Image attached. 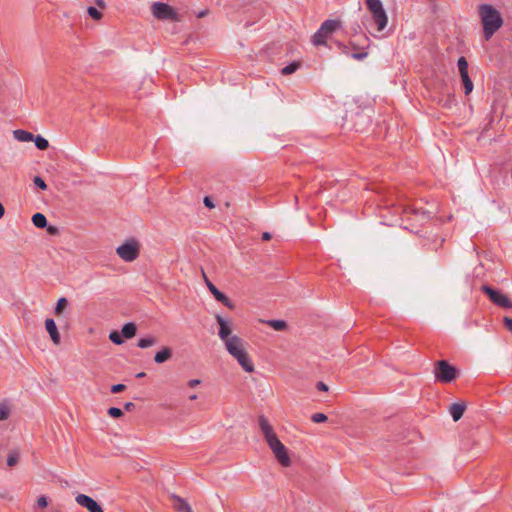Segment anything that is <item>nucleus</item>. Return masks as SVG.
I'll use <instances>...</instances> for the list:
<instances>
[{"label": "nucleus", "mask_w": 512, "mask_h": 512, "mask_svg": "<svg viewBox=\"0 0 512 512\" xmlns=\"http://www.w3.org/2000/svg\"><path fill=\"white\" fill-rule=\"evenodd\" d=\"M478 12L483 26V36L488 41L502 27L503 18L500 12L490 4L479 5Z\"/></svg>", "instance_id": "nucleus-1"}, {"label": "nucleus", "mask_w": 512, "mask_h": 512, "mask_svg": "<svg viewBox=\"0 0 512 512\" xmlns=\"http://www.w3.org/2000/svg\"><path fill=\"white\" fill-rule=\"evenodd\" d=\"M341 27L340 20L328 19L325 20L320 28L312 36V43L315 46L327 44V39Z\"/></svg>", "instance_id": "nucleus-2"}, {"label": "nucleus", "mask_w": 512, "mask_h": 512, "mask_svg": "<svg viewBox=\"0 0 512 512\" xmlns=\"http://www.w3.org/2000/svg\"><path fill=\"white\" fill-rule=\"evenodd\" d=\"M365 4L371 14L372 20L377 25V31H383L387 26L388 16L381 0H365Z\"/></svg>", "instance_id": "nucleus-3"}, {"label": "nucleus", "mask_w": 512, "mask_h": 512, "mask_svg": "<svg viewBox=\"0 0 512 512\" xmlns=\"http://www.w3.org/2000/svg\"><path fill=\"white\" fill-rule=\"evenodd\" d=\"M116 253L125 262H132L139 257L140 243L137 239L130 238L116 248Z\"/></svg>", "instance_id": "nucleus-4"}, {"label": "nucleus", "mask_w": 512, "mask_h": 512, "mask_svg": "<svg viewBox=\"0 0 512 512\" xmlns=\"http://www.w3.org/2000/svg\"><path fill=\"white\" fill-rule=\"evenodd\" d=\"M434 375L437 381L441 383H450L456 379L458 370L450 365L446 360H440L435 363Z\"/></svg>", "instance_id": "nucleus-5"}, {"label": "nucleus", "mask_w": 512, "mask_h": 512, "mask_svg": "<svg viewBox=\"0 0 512 512\" xmlns=\"http://www.w3.org/2000/svg\"><path fill=\"white\" fill-rule=\"evenodd\" d=\"M480 289L485 295L488 296L490 301L496 306L505 309L512 308V301L501 291L496 290L489 285H482Z\"/></svg>", "instance_id": "nucleus-6"}, {"label": "nucleus", "mask_w": 512, "mask_h": 512, "mask_svg": "<svg viewBox=\"0 0 512 512\" xmlns=\"http://www.w3.org/2000/svg\"><path fill=\"white\" fill-rule=\"evenodd\" d=\"M152 14L159 20H172L179 21V15L177 12L168 4L162 2H155L151 7Z\"/></svg>", "instance_id": "nucleus-7"}, {"label": "nucleus", "mask_w": 512, "mask_h": 512, "mask_svg": "<svg viewBox=\"0 0 512 512\" xmlns=\"http://www.w3.org/2000/svg\"><path fill=\"white\" fill-rule=\"evenodd\" d=\"M269 448L272 450L275 458L283 467H289L291 465V459L289 457L287 448L277 438L267 443Z\"/></svg>", "instance_id": "nucleus-8"}, {"label": "nucleus", "mask_w": 512, "mask_h": 512, "mask_svg": "<svg viewBox=\"0 0 512 512\" xmlns=\"http://www.w3.org/2000/svg\"><path fill=\"white\" fill-rule=\"evenodd\" d=\"M358 40H351L350 44L356 51L351 54L352 58L356 60H363L367 57L368 53L365 51L369 47V38L366 35H359Z\"/></svg>", "instance_id": "nucleus-9"}, {"label": "nucleus", "mask_w": 512, "mask_h": 512, "mask_svg": "<svg viewBox=\"0 0 512 512\" xmlns=\"http://www.w3.org/2000/svg\"><path fill=\"white\" fill-rule=\"evenodd\" d=\"M203 277H204V281L206 283V286L207 288L209 289V291L212 293V295L214 296V298L218 301V302H221L224 306H226L227 308L233 310L235 308V305L234 303L223 293L221 292L208 278L207 276L205 275V273L203 272Z\"/></svg>", "instance_id": "nucleus-10"}, {"label": "nucleus", "mask_w": 512, "mask_h": 512, "mask_svg": "<svg viewBox=\"0 0 512 512\" xmlns=\"http://www.w3.org/2000/svg\"><path fill=\"white\" fill-rule=\"evenodd\" d=\"M75 501L81 507L86 508L89 512H104L100 504L85 494H78Z\"/></svg>", "instance_id": "nucleus-11"}, {"label": "nucleus", "mask_w": 512, "mask_h": 512, "mask_svg": "<svg viewBox=\"0 0 512 512\" xmlns=\"http://www.w3.org/2000/svg\"><path fill=\"white\" fill-rule=\"evenodd\" d=\"M215 319L219 325L218 335H219L220 339L225 343L226 341H228L230 339V337L233 336V335H231L232 329L230 327V324L221 315L217 314L215 316Z\"/></svg>", "instance_id": "nucleus-12"}, {"label": "nucleus", "mask_w": 512, "mask_h": 512, "mask_svg": "<svg viewBox=\"0 0 512 512\" xmlns=\"http://www.w3.org/2000/svg\"><path fill=\"white\" fill-rule=\"evenodd\" d=\"M233 357L238 361L239 365L243 368L244 371L248 373L254 372L255 368L253 362L251 361V358L245 348L233 355Z\"/></svg>", "instance_id": "nucleus-13"}, {"label": "nucleus", "mask_w": 512, "mask_h": 512, "mask_svg": "<svg viewBox=\"0 0 512 512\" xmlns=\"http://www.w3.org/2000/svg\"><path fill=\"white\" fill-rule=\"evenodd\" d=\"M258 420L259 427L267 443L277 438V435L275 434L273 427L271 426V424L269 423L265 416H260Z\"/></svg>", "instance_id": "nucleus-14"}, {"label": "nucleus", "mask_w": 512, "mask_h": 512, "mask_svg": "<svg viewBox=\"0 0 512 512\" xmlns=\"http://www.w3.org/2000/svg\"><path fill=\"white\" fill-rule=\"evenodd\" d=\"M224 344L231 356L235 355L236 353L240 352L242 349L245 348L244 341L237 335H233L232 337H230V339L226 341Z\"/></svg>", "instance_id": "nucleus-15"}, {"label": "nucleus", "mask_w": 512, "mask_h": 512, "mask_svg": "<svg viewBox=\"0 0 512 512\" xmlns=\"http://www.w3.org/2000/svg\"><path fill=\"white\" fill-rule=\"evenodd\" d=\"M45 328H46L47 332L49 333L53 343L58 345L60 343V334L58 332L55 321L51 318L46 319Z\"/></svg>", "instance_id": "nucleus-16"}, {"label": "nucleus", "mask_w": 512, "mask_h": 512, "mask_svg": "<svg viewBox=\"0 0 512 512\" xmlns=\"http://www.w3.org/2000/svg\"><path fill=\"white\" fill-rule=\"evenodd\" d=\"M172 506L177 512H193L190 505L186 502L185 499L181 498L173 494L171 496Z\"/></svg>", "instance_id": "nucleus-17"}, {"label": "nucleus", "mask_w": 512, "mask_h": 512, "mask_svg": "<svg viewBox=\"0 0 512 512\" xmlns=\"http://www.w3.org/2000/svg\"><path fill=\"white\" fill-rule=\"evenodd\" d=\"M172 358V349L170 347H163L154 356V361L157 364H162Z\"/></svg>", "instance_id": "nucleus-18"}, {"label": "nucleus", "mask_w": 512, "mask_h": 512, "mask_svg": "<svg viewBox=\"0 0 512 512\" xmlns=\"http://www.w3.org/2000/svg\"><path fill=\"white\" fill-rule=\"evenodd\" d=\"M465 409H466V406L464 403H453L450 406L449 412L455 422L461 419Z\"/></svg>", "instance_id": "nucleus-19"}, {"label": "nucleus", "mask_w": 512, "mask_h": 512, "mask_svg": "<svg viewBox=\"0 0 512 512\" xmlns=\"http://www.w3.org/2000/svg\"><path fill=\"white\" fill-rule=\"evenodd\" d=\"M137 333V326L133 322H128L123 325L121 334L125 339L133 338Z\"/></svg>", "instance_id": "nucleus-20"}, {"label": "nucleus", "mask_w": 512, "mask_h": 512, "mask_svg": "<svg viewBox=\"0 0 512 512\" xmlns=\"http://www.w3.org/2000/svg\"><path fill=\"white\" fill-rule=\"evenodd\" d=\"M15 139L20 142H29L34 139V135L28 131L18 129L13 132Z\"/></svg>", "instance_id": "nucleus-21"}, {"label": "nucleus", "mask_w": 512, "mask_h": 512, "mask_svg": "<svg viewBox=\"0 0 512 512\" xmlns=\"http://www.w3.org/2000/svg\"><path fill=\"white\" fill-rule=\"evenodd\" d=\"M32 223L37 227V228H45L47 226V219H46V216L42 213H35L33 216H32Z\"/></svg>", "instance_id": "nucleus-22"}, {"label": "nucleus", "mask_w": 512, "mask_h": 512, "mask_svg": "<svg viewBox=\"0 0 512 512\" xmlns=\"http://www.w3.org/2000/svg\"><path fill=\"white\" fill-rule=\"evenodd\" d=\"M265 323L276 331H284L288 327L284 320H268Z\"/></svg>", "instance_id": "nucleus-23"}, {"label": "nucleus", "mask_w": 512, "mask_h": 512, "mask_svg": "<svg viewBox=\"0 0 512 512\" xmlns=\"http://www.w3.org/2000/svg\"><path fill=\"white\" fill-rule=\"evenodd\" d=\"M157 343V338L154 336H149L146 338H141L138 340L137 346L142 349H146L151 347Z\"/></svg>", "instance_id": "nucleus-24"}, {"label": "nucleus", "mask_w": 512, "mask_h": 512, "mask_svg": "<svg viewBox=\"0 0 512 512\" xmlns=\"http://www.w3.org/2000/svg\"><path fill=\"white\" fill-rule=\"evenodd\" d=\"M460 76H461V79H462V82H463V85H464L465 94L469 95L472 92V90H473V82L470 79L468 73L460 74Z\"/></svg>", "instance_id": "nucleus-25"}, {"label": "nucleus", "mask_w": 512, "mask_h": 512, "mask_svg": "<svg viewBox=\"0 0 512 512\" xmlns=\"http://www.w3.org/2000/svg\"><path fill=\"white\" fill-rule=\"evenodd\" d=\"M301 66V63L299 61H294L290 63L289 65L285 66L281 70L282 75H290L294 72H296Z\"/></svg>", "instance_id": "nucleus-26"}, {"label": "nucleus", "mask_w": 512, "mask_h": 512, "mask_svg": "<svg viewBox=\"0 0 512 512\" xmlns=\"http://www.w3.org/2000/svg\"><path fill=\"white\" fill-rule=\"evenodd\" d=\"M32 141L39 150H46L49 147V142L44 137L38 135Z\"/></svg>", "instance_id": "nucleus-27"}, {"label": "nucleus", "mask_w": 512, "mask_h": 512, "mask_svg": "<svg viewBox=\"0 0 512 512\" xmlns=\"http://www.w3.org/2000/svg\"><path fill=\"white\" fill-rule=\"evenodd\" d=\"M10 416V407L7 403H0V421L8 419Z\"/></svg>", "instance_id": "nucleus-28"}, {"label": "nucleus", "mask_w": 512, "mask_h": 512, "mask_svg": "<svg viewBox=\"0 0 512 512\" xmlns=\"http://www.w3.org/2000/svg\"><path fill=\"white\" fill-rule=\"evenodd\" d=\"M19 456L20 454L18 451H11L7 457V465L10 467L15 466L18 463Z\"/></svg>", "instance_id": "nucleus-29"}, {"label": "nucleus", "mask_w": 512, "mask_h": 512, "mask_svg": "<svg viewBox=\"0 0 512 512\" xmlns=\"http://www.w3.org/2000/svg\"><path fill=\"white\" fill-rule=\"evenodd\" d=\"M68 301L66 298L62 297L57 301V305L55 307V314L60 315L63 310L67 307Z\"/></svg>", "instance_id": "nucleus-30"}, {"label": "nucleus", "mask_w": 512, "mask_h": 512, "mask_svg": "<svg viewBox=\"0 0 512 512\" xmlns=\"http://www.w3.org/2000/svg\"><path fill=\"white\" fill-rule=\"evenodd\" d=\"M459 73L465 74L468 73V62L465 57H460L457 62Z\"/></svg>", "instance_id": "nucleus-31"}, {"label": "nucleus", "mask_w": 512, "mask_h": 512, "mask_svg": "<svg viewBox=\"0 0 512 512\" xmlns=\"http://www.w3.org/2000/svg\"><path fill=\"white\" fill-rule=\"evenodd\" d=\"M122 334H119L117 331H112L109 334V339L116 345H120L124 342Z\"/></svg>", "instance_id": "nucleus-32"}, {"label": "nucleus", "mask_w": 512, "mask_h": 512, "mask_svg": "<svg viewBox=\"0 0 512 512\" xmlns=\"http://www.w3.org/2000/svg\"><path fill=\"white\" fill-rule=\"evenodd\" d=\"M89 16L94 20H100L103 17V14L97 10L95 7L90 6L87 10Z\"/></svg>", "instance_id": "nucleus-33"}, {"label": "nucleus", "mask_w": 512, "mask_h": 512, "mask_svg": "<svg viewBox=\"0 0 512 512\" xmlns=\"http://www.w3.org/2000/svg\"><path fill=\"white\" fill-rule=\"evenodd\" d=\"M108 415L113 418H120L123 416V411L117 407H110L107 411Z\"/></svg>", "instance_id": "nucleus-34"}, {"label": "nucleus", "mask_w": 512, "mask_h": 512, "mask_svg": "<svg viewBox=\"0 0 512 512\" xmlns=\"http://www.w3.org/2000/svg\"><path fill=\"white\" fill-rule=\"evenodd\" d=\"M327 416L324 413H315L311 416V420L314 423H323L327 421Z\"/></svg>", "instance_id": "nucleus-35"}, {"label": "nucleus", "mask_w": 512, "mask_h": 512, "mask_svg": "<svg viewBox=\"0 0 512 512\" xmlns=\"http://www.w3.org/2000/svg\"><path fill=\"white\" fill-rule=\"evenodd\" d=\"M34 184L41 190L47 189V184L40 176H35L33 179Z\"/></svg>", "instance_id": "nucleus-36"}, {"label": "nucleus", "mask_w": 512, "mask_h": 512, "mask_svg": "<svg viewBox=\"0 0 512 512\" xmlns=\"http://www.w3.org/2000/svg\"><path fill=\"white\" fill-rule=\"evenodd\" d=\"M125 388H126V386L124 384H115V385H112L111 392L112 393H119V392L124 391Z\"/></svg>", "instance_id": "nucleus-37"}, {"label": "nucleus", "mask_w": 512, "mask_h": 512, "mask_svg": "<svg viewBox=\"0 0 512 512\" xmlns=\"http://www.w3.org/2000/svg\"><path fill=\"white\" fill-rule=\"evenodd\" d=\"M37 505L41 508H45L48 505L47 499L45 496H41L37 500Z\"/></svg>", "instance_id": "nucleus-38"}, {"label": "nucleus", "mask_w": 512, "mask_h": 512, "mask_svg": "<svg viewBox=\"0 0 512 512\" xmlns=\"http://www.w3.org/2000/svg\"><path fill=\"white\" fill-rule=\"evenodd\" d=\"M503 322H504L505 327H506L510 332H512V318L504 317V318H503Z\"/></svg>", "instance_id": "nucleus-39"}, {"label": "nucleus", "mask_w": 512, "mask_h": 512, "mask_svg": "<svg viewBox=\"0 0 512 512\" xmlns=\"http://www.w3.org/2000/svg\"><path fill=\"white\" fill-rule=\"evenodd\" d=\"M203 202H204V205H205L206 207L210 208V209H212V208H214V207H215V205H214V203H213L212 199H211L209 196H206V197L204 198Z\"/></svg>", "instance_id": "nucleus-40"}, {"label": "nucleus", "mask_w": 512, "mask_h": 512, "mask_svg": "<svg viewBox=\"0 0 512 512\" xmlns=\"http://www.w3.org/2000/svg\"><path fill=\"white\" fill-rule=\"evenodd\" d=\"M200 383H201V380L192 379V380H189L187 384L189 387L194 388V387L198 386Z\"/></svg>", "instance_id": "nucleus-41"}, {"label": "nucleus", "mask_w": 512, "mask_h": 512, "mask_svg": "<svg viewBox=\"0 0 512 512\" xmlns=\"http://www.w3.org/2000/svg\"><path fill=\"white\" fill-rule=\"evenodd\" d=\"M316 387L319 391H328V386L324 382H318Z\"/></svg>", "instance_id": "nucleus-42"}, {"label": "nucleus", "mask_w": 512, "mask_h": 512, "mask_svg": "<svg viewBox=\"0 0 512 512\" xmlns=\"http://www.w3.org/2000/svg\"><path fill=\"white\" fill-rule=\"evenodd\" d=\"M47 232L50 234V235H56L58 234V228L55 227V226H48L47 227Z\"/></svg>", "instance_id": "nucleus-43"}, {"label": "nucleus", "mask_w": 512, "mask_h": 512, "mask_svg": "<svg viewBox=\"0 0 512 512\" xmlns=\"http://www.w3.org/2000/svg\"><path fill=\"white\" fill-rule=\"evenodd\" d=\"M135 408V404L132 402H127L124 404V409L126 411H132Z\"/></svg>", "instance_id": "nucleus-44"}, {"label": "nucleus", "mask_w": 512, "mask_h": 512, "mask_svg": "<svg viewBox=\"0 0 512 512\" xmlns=\"http://www.w3.org/2000/svg\"><path fill=\"white\" fill-rule=\"evenodd\" d=\"M271 238H272L271 233H269V232H263L262 233V240L269 241Z\"/></svg>", "instance_id": "nucleus-45"}, {"label": "nucleus", "mask_w": 512, "mask_h": 512, "mask_svg": "<svg viewBox=\"0 0 512 512\" xmlns=\"http://www.w3.org/2000/svg\"><path fill=\"white\" fill-rule=\"evenodd\" d=\"M338 46H339V48H341V49H342V52H343L344 54L349 55V52H348V46L343 45V44H341L340 42L338 43Z\"/></svg>", "instance_id": "nucleus-46"}, {"label": "nucleus", "mask_w": 512, "mask_h": 512, "mask_svg": "<svg viewBox=\"0 0 512 512\" xmlns=\"http://www.w3.org/2000/svg\"><path fill=\"white\" fill-rule=\"evenodd\" d=\"M208 14V11L207 10H203V11H200L198 14H197V17L198 18H202L204 16H206Z\"/></svg>", "instance_id": "nucleus-47"}, {"label": "nucleus", "mask_w": 512, "mask_h": 512, "mask_svg": "<svg viewBox=\"0 0 512 512\" xmlns=\"http://www.w3.org/2000/svg\"><path fill=\"white\" fill-rule=\"evenodd\" d=\"M96 4L100 7V8H104L105 7V3L103 0H96Z\"/></svg>", "instance_id": "nucleus-48"}, {"label": "nucleus", "mask_w": 512, "mask_h": 512, "mask_svg": "<svg viewBox=\"0 0 512 512\" xmlns=\"http://www.w3.org/2000/svg\"><path fill=\"white\" fill-rule=\"evenodd\" d=\"M4 213H5L4 206L2 205V203H0V219L4 216Z\"/></svg>", "instance_id": "nucleus-49"}, {"label": "nucleus", "mask_w": 512, "mask_h": 512, "mask_svg": "<svg viewBox=\"0 0 512 512\" xmlns=\"http://www.w3.org/2000/svg\"><path fill=\"white\" fill-rule=\"evenodd\" d=\"M404 211H419V209L413 208V207H406Z\"/></svg>", "instance_id": "nucleus-50"}, {"label": "nucleus", "mask_w": 512, "mask_h": 512, "mask_svg": "<svg viewBox=\"0 0 512 512\" xmlns=\"http://www.w3.org/2000/svg\"><path fill=\"white\" fill-rule=\"evenodd\" d=\"M145 376H146V373H145V372H139V373L136 375V377H137V378H143V377H145Z\"/></svg>", "instance_id": "nucleus-51"}, {"label": "nucleus", "mask_w": 512, "mask_h": 512, "mask_svg": "<svg viewBox=\"0 0 512 512\" xmlns=\"http://www.w3.org/2000/svg\"><path fill=\"white\" fill-rule=\"evenodd\" d=\"M190 400H196L197 399V395L196 394H193L189 397Z\"/></svg>", "instance_id": "nucleus-52"}]
</instances>
